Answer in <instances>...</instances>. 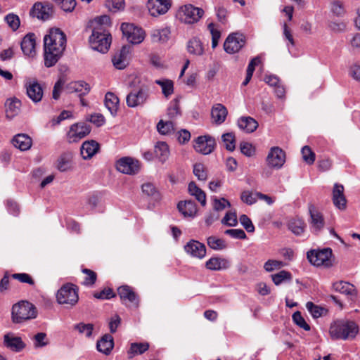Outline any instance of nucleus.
Masks as SVG:
<instances>
[{
    "mask_svg": "<svg viewBox=\"0 0 360 360\" xmlns=\"http://www.w3.org/2000/svg\"><path fill=\"white\" fill-rule=\"evenodd\" d=\"M66 37L58 28L50 29L44 38V65L51 68L56 65L65 50Z\"/></svg>",
    "mask_w": 360,
    "mask_h": 360,
    "instance_id": "obj_1",
    "label": "nucleus"
},
{
    "mask_svg": "<svg viewBox=\"0 0 360 360\" xmlns=\"http://www.w3.org/2000/svg\"><path fill=\"white\" fill-rule=\"evenodd\" d=\"M333 340H352L359 333L357 324L348 320H337L331 323L329 329Z\"/></svg>",
    "mask_w": 360,
    "mask_h": 360,
    "instance_id": "obj_2",
    "label": "nucleus"
},
{
    "mask_svg": "<svg viewBox=\"0 0 360 360\" xmlns=\"http://www.w3.org/2000/svg\"><path fill=\"white\" fill-rule=\"evenodd\" d=\"M37 316V308L27 301H20L12 307L11 319L14 323H22Z\"/></svg>",
    "mask_w": 360,
    "mask_h": 360,
    "instance_id": "obj_3",
    "label": "nucleus"
},
{
    "mask_svg": "<svg viewBox=\"0 0 360 360\" xmlns=\"http://www.w3.org/2000/svg\"><path fill=\"white\" fill-rule=\"evenodd\" d=\"M111 35L103 27H94L89 37V44L92 49L100 53H106L111 44Z\"/></svg>",
    "mask_w": 360,
    "mask_h": 360,
    "instance_id": "obj_4",
    "label": "nucleus"
},
{
    "mask_svg": "<svg viewBox=\"0 0 360 360\" xmlns=\"http://www.w3.org/2000/svg\"><path fill=\"white\" fill-rule=\"evenodd\" d=\"M56 299L60 304H65L67 307L75 306L79 300L78 292L75 285L71 283L63 285L58 290Z\"/></svg>",
    "mask_w": 360,
    "mask_h": 360,
    "instance_id": "obj_5",
    "label": "nucleus"
},
{
    "mask_svg": "<svg viewBox=\"0 0 360 360\" xmlns=\"http://www.w3.org/2000/svg\"><path fill=\"white\" fill-rule=\"evenodd\" d=\"M150 96L149 89L147 86H141L132 89L126 97L127 105L129 108L143 106Z\"/></svg>",
    "mask_w": 360,
    "mask_h": 360,
    "instance_id": "obj_6",
    "label": "nucleus"
},
{
    "mask_svg": "<svg viewBox=\"0 0 360 360\" xmlns=\"http://www.w3.org/2000/svg\"><path fill=\"white\" fill-rule=\"evenodd\" d=\"M332 250L330 248H326L321 250H310L307 252V258L309 262L316 266H323L330 267L333 266Z\"/></svg>",
    "mask_w": 360,
    "mask_h": 360,
    "instance_id": "obj_7",
    "label": "nucleus"
},
{
    "mask_svg": "<svg viewBox=\"0 0 360 360\" xmlns=\"http://www.w3.org/2000/svg\"><path fill=\"white\" fill-rule=\"evenodd\" d=\"M204 11L191 4H186L179 8L178 15L181 22L193 24L199 21L202 17Z\"/></svg>",
    "mask_w": 360,
    "mask_h": 360,
    "instance_id": "obj_8",
    "label": "nucleus"
},
{
    "mask_svg": "<svg viewBox=\"0 0 360 360\" xmlns=\"http://www.w3.org/2000/svg\"><path fill=\"white\" fill-rule=\"evenodd\" d=\"M122 34L127 40L134 44L141 43L145 38V32L133 24L124 22L121 25Z\"/></svg>",
    "mask_w": 360,
    "mask_h": 360,
    "instance_id": "obj_9",
    "label": "nucleus"
},
{
    "mask_svg": "<svg viewBox=\"0 0 360 360\" xmlns=\"http://www.w3.org/2000/svg\"><path fill=\"white\" fill-rule=\"evenodd\" d=\"M117 169L126 174L134 175L137 174L141 168L139 160L131 157H123L116 162Z\"/></svg>",
    "mask_w": 360,
    "mask_h": 360,
    "instance_id": "obj_10",
    "label": "nucleus"
},
{
    "mask_svg": "<svg viewBox=\"0 0 360 360\" xmlns=\"http://www.w3.org/2000/svg\"><path fill=\"white\" fill-rule=\"evenodd\" d=\"M89 124L77 123L71 125L67 134V140L69 143H76L86 136L91 132Z\"/></svg>",
    "mask_w": 360,
    "mask_h": 360,
    "instance_id": "obj_11",
    "label": "nucleus"
},
{
    "mask_svg": "<svg viewBox=\"0 0 360 360\" xmlns=\"http://www.w3.org/2000/svg\"><path fill=\"white\" fill-rule=\"evenodd\" d=\"M117 293L122 304L128 307L137 308L139 304L138 295L128 285H122L118 288Z\"/></svg>",
    "mask_w": 360,
    "mask_h": 360,
    "instance_id": "obj_12",
    "label": "nucleus"
},
{
    "mask_svg": "<svg viewBox=\"0 0 360 360\" xmlns=\"http://www.w3.org/2000/svg\"><path fill=\"white\" fill-rule=\"evenodd\" d=\"M245 37L240 33H233L228 36L224 44V49L228 53L232 54L240 50L245 45Z\"/></svg>",
    "mask_w": 360,
    "mask_h": 360,
    "instance_id": "obj_13",
    "label": "nucleus"
},
{
    "mask_svg": "<svg viewBox=\"0 0 360 360\" xmlns=\"http://www.w3.org/2000/svg\"><path fill=\"white\" fill-rule=\"evenodd\" d=\"M285 162V153L279 147H272L266 157V162L271 168L278 169Z\"/></svg>",
    "mask_w": 360,
    "mask_h": 360,
    "instance_id": "obj_14",
    "label": "nucleus"
},
{
    "mask_svg": "<svg viewBox=\"0 0 360 360\" xmlns=\"http://www.w3.org/2000/svg\"><path fill=\"white\" fill-rule=\"evenodd\" d=\"M26 94L34 103L41 101L44 91L41 85L37 80H28L25 83Z\"/></svg>",
    "mask_w": 360,
    "mask_h": 360,
    "instance_id": "obj_15",
    "label": "nucleus"
},
{
    "mask_svg": "<svg viewBox=\"0 0 360 360\" xmlns=\"http://www.w3.org/2000/svg\"><path fill=\"white\" fill-rule=\"evenodd\" d=\"M193 147L197 152L207 155L213 151L215 147V140L210 136H198Z\"/></svg>",
    "mask_w": 360,
    "mask_h": 360,
    "instance_id": "obj_16",
    "label": "nucleus"
},
{
    "mask_svg": "<svg viewBox=\"0 0 360 360\" xmlns=\"http://www.w3.org/2000/svg\"><path fill=\"white\" fill-rule=\"evenodd\" d=\"M147 6L150 14L157 17L166 13L171 7L170 0H148Z\"/></svg>",
    "mask_w": 360,
    "mask_h": 360,
    "instance_id": "obj_17",
    "label": "nucleus"
},
{
    "mask_svg": "<svg viewBox=\"0 0 360 360\" xmlns=\"http://www.w3.org/2000/svg\"><path fill=\"white\" fill-rule=\"evenodd\" d=\"M310 219L309 220L311 231L315 233L320 232L325 226V220L322 214L314 206L309 207Z\"/></svg>",
    "mask_w": 360,
    "mask_h": 360,
    "instance_id": "obj_18",
    "label": "nucleus"
},
{
    "mask_svg": "<svg viewBox=\"0 0 360 360\" xmlns=\"http://www.w3.org/2000/svg\"><path fill=\"white\" fill-rule=\"evenodd\" d=\"M184 250L191 257L202 259L206 255V248L204 244L195 240H190L185 246Z\"/></svg>",
    "mask_w": 360,
    "mask_h": 360,
    "instance_id": "obj_19",
    "label": "nucleus"
},
{
    "mask_svg": "<svg viewBox=\"0 0 360 360\" xmlns=\"http://www.w3.org/2000/svg\"><path fill=\"white\" fill-rule=\"evenodd\" d=\"M65 90L68 94L76 93L79 96L87 94L90 91L89 84L84 81H74L68 83Z\"/></svg>",
    "mask_w": 360,
    "mask_h": 360,
    "instance_id": "obj_20",
    "label": "nucleus"
},
{
    "mask_svg": "<svg viewBox=\"0 0 360 360\" xmlns=\"http://www.w3.org/2000/svg\"><path fill=\"white\" fill-rule=\"evenodd\" d=\"M344 186L340 184H335L333 189V202L339 210L346 208L347 200L344 195Z\"/></svg>",
    "mask_w": 360,
    "mask_h": 360,
    "instance_id": "obj_21",
    "label": "nucleus"
},
{
    "mask_svg": "<svg viewBox=\"0 0 360 360\" xmlns=\"http://www.w3.org/2000/svg\"><path fill=\"white\" fill-rule=\"evenodd\" d=\"M129 49V46H124L119 52L115 54L112 61L115 68L122 70L127 67L128 65Z\"/></svg>",
    "mask_w": 360,
    "mask_h": 360,
    "instance_id": "obj_22",
    "label": "nucleus"
},
{
    "mask_svg": "<svg viewBox=\"0 0 360 360\" xmlns=\"http://www.w3.org/2000/svg\"><path fill=\"white\" fill-rule=\"evenodd\" d=\"M4 342L7 348H9L13 352H20L25 347V344L22 340V338L15 336L13 334H6L4 337Z\"/></svg>",
    "mask_w": 360,
    "mask_h": 360,
    "instance_id": "obj_23",
    "label": "nucleus"
},
{
    "mask_svg": "<svg viewBox=\"0 0 360 360\" xmlns=\"http://www.w3.org/2000/svg\"><path fill=\"white\" fill-rule=\"evenodd\" d=\"M21 49L25 55L32 56L35 53L36 37L34 33L27 34L21 41Z\"/></svg>",
    "mask_w": 360,
    "mask_h": 360,
    "instance_id": "obj_24",
    "label": "nucleus"
},
{
    "mask_svg": "<svg viewBox=\"0 0 360 360\" xmlns=\"http://www.w3.org/2000/svg\"><path fill=\"white\" fill-rule=\"evenodd\" d=\"M230 262L228 259L217 257H211L205 263V267L211 271H221L229 269Z\"/></svg>",
    "mask_w": 360,
    "mask_h": 360,
    "instance_id": "obj_25",
    "label": "nucleus"
},
{
    "mask_svg": "<svg viewBox=\"0 0 360 360\" xmlns=\"http://www.w3.org/2000/svg\"><path fill=\"white\" fill-rule=\"evenodd\" d=\"M99 149V144L94 140L84 141L81 146V155L84 160L91 158Z\"/></svg>",
    "mask_w": 360,
    "mask_h": 360,
    "instance_id": "obj_26",
    "label": "nucleus"
},
{
    "mask_svg": "<svg viewBox=\"0 0 360 360\" xmlns=\"http://www.w3.org/2000/svg\"><path fill=\"white\" fill-rule=\"evenodd\" d=\"M227 114L226 108L221 103L214 105L211 110L212 120L217 124H222L225 121Z\"/></svg>",
    "mask_w": 360,
    "mask_h": 360,
    "instance_id": "obj_27",
    "label": "nucleus"
},
{
    "mask_svg": "<svg viewBox=\"0 0 360 360\" xmlns=\"http://www.w3.org/2000/svg\"><path fill=\"white\" fill-rule=\"evenodd\" d=\"M171 30L168 27L153 29L150 33V37L153 42L166 43L170 38Z\"/></svg>",
    "mask_w": 360,
    "mask_h": 360,
    "instance_id": "obj_28",
    "label": "nucleus"
},
{
    "mask_svg": "<svg viewBox=\"0 0 360 360\" xmlns=\"http://www.w3.org/2000/svg\"><path fill=\"white\" fill-rule=\"evenodd\" d=\"M51 8L49 6L44 5L42 3L37 2L34 4L30 15L38 19L47 20L50 15Z\"/></svg>",
    "mask_w": 360,
    "mask_h": 360,
    "instance_id": "obj_29",
    "label": "nucleus"
},
{
    "mask_svg": "<svg viewBox=\"0 0 360 360\" xmlns=\"http://www.w3.org/2000/svg\"><path fill=\"white\" fill-rule=\"evenodd\" d=\"M238 126L243 131L252 133L258 127V123L251 117H241L238 120Z\"/></svg>",
    "mask_w": 360,
    "mask_h": 360,
    "instance_id": "obj_30",
    "label": "nucleus"
},
{
    "mask_svg": "<svg viewBox=\"0 0 360 360\" xmlns=\"http://www.w3.org/2000/svg\"><path fill=\"white\" fill-rule=\"evenodd\" d=\"M113 346V338L109 334L104 335L96 344L97 349L106 355L110 353Z\"/></svg>",
    "mask_w": 360,
    "mask_h": 360,
    "instance_id": "obj_31",
    "label": "nucleus"
},
{
    "mask_svg": "<svg viewBox=\"0 0 360 360\" xmlns=\"http://www.w3.org/2000/svg\"><path fill=\"white\" fill-rule=\"evenodd\" d=\"M333 289L336 292H339L346 295H356L355 287L348 282L342 281L335 282L333 283Z\"/></svg>",
    "mask_w": 360,
    "mask_h": 360,
    "instance_id": "obj_32",
    "label": "nucleus"
},
{
    "mask_svg": "<svg viewBox=\"0 0 360 360\" xmlns=\"http://www.w3.org/2000/svg\"><path fill=\"white\" fill-rule=\"evenodd\" d=\"M12 143L15 148L20 150H27L32 146V139L27 135L21 134L15 136Z\"/></svg>",
    "mask_w": 360,
    "mask_h": 360,
    "instance_id": "obj_33",
    "label": "nucleus"
},
{
    "mask_svg": "<svg viewBox=\"0 0 360 360\" xmlns=\"http://www.w3.org/2000/svg\"><path fill=\"white\" fill-rule=\"evenodd\" d=\"M120 100L118 97L112 92H108L105 96V105L110 112L111 115L117 114L119 107Z\"/></svg>",
    "mask_w": 360,
    "mask_h": 360,
    "instance_id": "obj_34",
    "label": "nucleus"
},
{
    "mask_svg": "<svg viewBox=\"0 0 360 360\" xmlns=\"http://www.w3.org/2000/svg\"><path fill=\"white\" fill-rule=\"evenodd\" d=\"M177 208L184 217H193L197 212L195 203L191 200L179 202Z\"/></svg>",
    "mask_w": 360,
    "mask_h": 360,
    "instance_id": "obj_35",
    "label": "nucleus"
},
{
    "mask_svg": "<svg viewBox=\"0 0 360 360\" xmlns=\"http://www.w3.org/2000/svg\"><path fill=\"white\" fill-rule=\"evenodd\" d=\"M155 156L162 162H165L169 158V148L167 143L164 141H158L155 145Z\"/></svg>",
    "mask_w": 360,
    "mask_h": 360,
    "instance_id": "obj_36",
    "label": "nucleus"
},
{
    "mask_svg": "<svg viewBox=\"0 0 360 360\" xmlns=\"http://www.w3.org/2000/svg\"><path fill=\"white\" fill-rule=\"evenodd\" d=\"M188 51L193 55L201 56L204 53L202 43L198 37H193L188 41Z\"/></svg>",
    "mask_w": 360,
    "mask_h": 360,
    "instance_id": "obj_37",
    "label": "nucleus"
},
{
    "mask_svg": "<svg viewBox=\"0 0 360 360\" xmlns=\"http://www.w3.org/2000/svg\"><path fill=\"white\" fill-rule=\"evenodd\" d=\"M288 229L296 236H301L304 233L306 224L302 219L296 218L288 221Z\"/></svg>",
    "mask_w": 360,
    "mask_h": 360,
    "instance_id": "obj_38",
    "label": "nucleus"
},
{
    "mask_svg": "<svg viewBox=\"0 0 360 360\" xmlns=\"http://www.w3.org/2000/svg\"><path fill=\"white\" fill-rule=\"evenodd\" d=\"M188 192L191 195L195 197L202 206L206 205V195L204 191L197 186L195 183L191 182L188 184Z\"/></svg>",
    "mask_w": 360,
    "mask_h": 360,
    "instance_id": "obj_39",
    "label": "nucleus"
},
{
    "mask_svg": "<svg viewBox=\"0 0 360 360\" xmlns=\"http://www.w3.org/2000/svg\"><path fill=\"white\" fill-rule=\"evenodd\" d=\"M72 155L70 153L62 154L57 160V168L60 172H66L71 169Z\"/></svg>",
    "mask_w": 360,
    "mask_h": 360,
    "instance_id": "obj_40",
    "label": "nucleus"
},
{
    "mask_svg": "<svg viewBox=\"0 0 360 360\" xmlns=\"http://www.w3.org/2000/svg\"><path fill=\"white\" fill-rule=\"evenodd\" d=\"M7 116L13 117L20 111V101L17 98L7 100L6 103Z\"/></svg>",
    "mask_w": 360,
    "mask_h": 360,
    "instance_id": "obj_41",
    "label": "nucleus"
},
{
    "mask_svg": "<svg viewBox=\"0 0 360 360\" xmlns=\"http://www.w3.org/2000/svg\"><path fill=\"white\" fill-rule=\"evenodd\" d=\"M155 84L162 88V92L165 97H168L174 92V83L169 79H157Z\"/></svg>",
    "mask_w": 360,
    "mask_h": 360,
    "instance_id": "obj_42",
    "label": "nucleus"
},
{
    "mask_svg": "<svg viewBox=\"0 0 360 360\" xmlns=\"http://www.w3.org/2000/svg\"><path fill=\"white\" fill-rule=\"evenodd\" d=\"M157 129L162 135L169 134L174 130V123L172 120L163 121L161 120L157 124Z\"/></svg>",
    "mask_w": 360,
    "mask_h": 360,
    "instance_id": "obj_43",
    "label": "nucleus"
},
{
    "mask_svg": "<svg viewBox=\"0 0 360 360\" xmlns=\"http://www.w3.org/2000/svg\"><path fill=\"white\" fill-rule=\"evenodd\" d=\"M271 278L274 284L278 285L283 282L291 281L292 275L290 272L283 270L271 275Z\"/></svg>",
    "mask_w": 360,
    "mask_h": 360,
    "instance_id": "obj_44",
    "label": "nucleus"
},
{
    "mask_svg": "<svg viewBox=\"0 0 360 360\" xmlns=\"http://www.w3.org/2000/svg\"><path fill=\"white\" fill-rule=\"evenodd\" d=\"M207 245L210 248L215 250H223L226 247V244L223 239L215 236H210L207 238Z\"/></svg>",
    "mask_w": 360,
    "mask_h": 360,
    "instance_id": "obj_45",
    "label": "nucleus"
},
{
    "mask_svg": "<svg viewBox=\"0 0 360 360\" xmlns=\"http://www.w3.org/2000/svg\"><path fill=\"white\" fill-rule=\"evenodd\" d=\"M34 347L41 348L49 345V341L45 333H38L33 337Z\"/></svg>",
    "mask_w": 360,
    "mask_h": 360,
    "instance_id": "obj_46",
    "label": "nucleus"
},
{
    "mask_svg": "<svg viewBox=\"0 0 360 360\" xmlns=\"http://www.w3.org/2000/svg\"><path fill=\"white\" fill-rule=\"evenodd\" d=\"M167 115L171 120L175 119L181 115L180 107L177 100H174L170 102L169 106L167 108Z\"/></svg>",
    "mask_w": 360,
    "mask_h": 360,
    "instance_id": "obj_47",
    "label": "nucleus"
},
{
    "mask_svg": "<svg viewBox=\"0 0 360 360\" xmlns=\"http://www.w3.org/2000/svg\"><path fill=\"white\" fill-rule=\"evenodd\" d=\"M306 308L311 315L315 319L321 317L325 311L323 307L316 305L311 302H307Z\"/></svg>",
    "mask_w": 360,
    "mask_h": 360,
    "instance_id": "obj_48",
    "label": "nucleus"
},
{
    "mask_svg": "<svg viewBox=\"0 0 360 360\" xmlns=\"http://www.w3.org/2000/svg\"><path fill=\"white\" fill-rule=\"evenodd\" d=\"M303 160L308 165H312L315 161V153L311 149L305 146L302 148L301 150Z\"/></svg>",
    "mask_w": 360,
    "mask_h": 360,
    "instance_id": "obj_49",
    "label": "nucleus"
},
{
    "mask_svg": "<svg viewBox=\"0 0 360 360\" xmlns=\"http://www.w3.org/2000/svg\"><path fill=\"white\" fill-rule=\"evenodd\" d=\"M221 138L226 149L229 151H233L236 146L234 134L233 133H226L223 134Z\"/></svg>",
    "mask_w": 360,
    "mask_h": 360,
    "instance_id": "obj_50",
    "label": "nucleus"
},
{
    "mask_svg": "<svg viewBox=\"0 0 360 360\" xmlns=\"http://www.w3.org/2000/svg\"><path fill=\"white\" fill-rule=\"evenodd\" d=\"M142 191L144 194L147 195L148 196L153 197L155 200L159 198V193L156 188L151 183L143 184L142 185Z\"/></svg>",
    "mask_w": 360,
    "mask_h": 360,
    "instance_id": "obj_51",
    "label": "nucleus"
},
{
    "mask_svg": "<svg viewBox=\"0 0 360 360\" xmlns=\"http://www.w3.org/2000/svg\"><path fill=\"white\" fill-rule=\"evenodd\" d=\"M5 20L7 22L8 25L12 29V30L15 31L20 26V21L19 17L13 13H9L5 16Z\"/></svg>",
    "mask_w": 360,
    "mask_h": 360,
    "instance_id": "obj_52",
    "label": "nucleus"
},
{
    "mask_svg": "<svg viewBox=\"0 0 360 360\" xmlns=\"http://www.w3.org/2000/svg\"><path fill=\"white\" fill-rule=\"evenodd\" d=\"M148 347L149 345L148 343H132L129 353L133 355L141 354L148 350Z\"/></svg>",
    "mask_w": 360,
    "mask_h": 360,
    "instance_id": "obj_53",
    "label": "nucleus"
},
{
    "mask_svg": "<svg viewBox=\"0 0 360 360\" xmlns=\"http://www.w3.org/2000/svg\"><path fill=\"white\" fill-rule=\"evenodd\" d=\"M193 174L200 181H205L207 178L205 167L201 163H197L194 165Z\"/></svg>",
    "mask_w": 360,
    "mask_h": 360,
    "instance_id": "obj_54",
    "label": "nucleus"
},
{
    "mask_svg": "<svg viewBox=\"0 0 360 360\" xmlns=\"http://www.w3.org/2000/svg\"><path fill=\"white\" fill-rule=\"evenodd\" d=\"M292 320L295 324L303 328L304 330L309 331L310 330L309 325L305 321L300 311H296L293 314Z\"/></svg>",
    "mask_w": 360,
    "mask_h": 360,
    "instance_id": "obj_55",
    "label": "nucleus"
},
{
    "mask_svg": "<svg viewBox=\"0 0 360 360\" xmlns=\"http://www.w3.org/2000/svg\"><path fill=\"white\" fill-rule=\"evenodd\" d=\"M82 272L86 275L83 281V284L87 286L93 285L96 281V274L88 269H82Z\"/></svg>",
    "mask_w": 360,
    "mask_h": 360,
    "instance_id": "obj_56",
    "label": "nucleus"
},
{
    "mask_svg": "<svg viewBox=\"0 0 360 360\" xmlns=\"http://www.w3.org/2000/svg\"><path fill=\"white\" fill-rule=\"evenodd\" d=\"M75 328L79 331V333L84 334L86 337H90L92 334L94 326L91 323H79L75 326Z\"/></svg>",
    "mask_w": 360,
    "mask_h": 360,
    "instance_id": "obj_57",
    "label": "nucleus"
},
{
    "mask_svg": "<svg viewBox=\"0 0 360 360\" xmlns=\"http://www.w3.org/2000/svg\"><path fill=\"white\" fill-rule=\"evenodd\" d=\"M106 6L109 10L116 12L124 8V0H107Z\"/></svg>",
    "mask_w": 360,
    "mask_h": 360,
    "instance_id": "obj_58",
    "label": "nucleus"
},
{
    "mask_svg": "<svg viewBox=\"0 0 360 360\" xmlns=\"http://www.w3.org/2000/svg\"><path fill=\"white\" fill-rule=\"evenodd\" d=\"M283 262L278 260L269 259L264 263V268L268 271L271 272L275 269H279L283 266Z\"/></svg>",
    "mask_w": 360,
    "mask_h": 360,
    "instance_id": "obj_59",
    "label": "nucleus"
},
{
    "mask_svg": "<svg viewBox=\"0 0 360 360\" xmlns=\"http://www.w3.org/2000/svg\"><path fill=\"white\" fill-rule=\"evenodd\" d=\"M208 30L212 34V47L214 49L218 45V41L220 39L221 33L219 31L214 28V23H210L208 25Z\"/></svg>",
    "mask_w": 360,
    "mask_h": 360,
    "instance_id": "obj_60",
    "label": "nucleus"
},
{
    "mask_svg": "<svg viewBox=\"0 0 360 360\" xmlns=\"http://www.w3.org/2000/svg\"><path fill=\"white\" fill-rule=\"evenodd\" d=\"M221 223L229 226H235L238 223L236 213L227 212L222 219Z\"/></svg>",
    "mask_w": 360,
    "mask_h": 360,
    "instance_id": "obj_61",
    "label": "nucleus"
},
{
    "mask_svg": "<svg viewBox=\"0 0 360 360\" xmlns=\"http://www.w3.org/2000/svg\"><path fill=\"white\" fill-rule=\"evenodd\" d=\"M240 222L244 229L249 233H252L255 231V226L250 220V219L245 214H242L240 217Z\"/></svg>",
    "mask_w": 360,
    "mask_h": 360,
    "instance_id": "obj_62",
    "label": "nucleus"
},
{
    "mask_svg": "<svg viewBox=\"0 0 360 360\" xmlns=\"http://www.w3.org/2000/svg\"><path fill=\"white\" fill-rule=\"evenodd\" d=\"M12 277L21 283H28L31 285L34 284V281L32 278L29 274L25 273L13 274Z\"/></svg>",
    "mask_w": 360,
    "mask_h": 360,
    "instance_id": "obj_63",
    "label": "nucleus"
},
{
    "mask_svg": "<svg viewBox=\"0 0 360 360\" xmlns=\"http://www.w3.org/2000/svg\"><path fill=\"white\" fill-rule=\"evenodd\" d=\"M224 233L230 236L233 238L245 239L247 238L243 229H227L225 231Z\"/></svg>",
    "mask_w": 360,
    "mask_h": 360,
    "instance_id": "obj_64",
    "label": "nucleus"
}]
</instances>
